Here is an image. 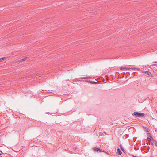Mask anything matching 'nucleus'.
Wrapping results in <instances>:
<instances>
[{
	"label": "nucleus",
	"instance_id": "nucleus-1",
	"mask_svg": "<svg viewBox=\"0 0 157 157\" xmlns=\"http://www.w3.org/2000/svg\"><path fill=\"white\" fill-rule=\"evenodd\" d=\"M150 140L152 145H155L157 147V142L154 140L152 137H150Z\"/></svg>",
	"mask_w": 157,
	"mask_h": 157
},
{
	"label": "nucleus",
	"instance_id": "nucleus-2",
	"mask_svg": "<svg viewBox=\"0 0 157 157\" xmlns=\"http://www.w3.org/2000/svg\"><path fill=\"white\" fill-rule=\"evenodd\" d=\"M133 113L135 115L139 117H143L144 115V113H139L135 112H134Z\"/></svg>",
	"mask_w": 157,
	"mask_h": 157
},
{
	"label": "nucleus",
	"instance_id": "nucleus-3",
	"mask_svg": "<svg viewBox=\"0 0 157 157\" xmlns=\"http://www.w3.org/2000/svg\"><path fill=\"white\" fill-rule=\"evenodd\" d=\"M93 150L94 151H97L98 152H104V150L100 148H98L96 147H93Z\"/></svg>",
	"mask_w": 157,
	"mask_h": 157
},
{
	"label": "nucleus",
	"instance_id": "nucleus-4",
	"mask_svg": "<svg viewBox=\"0 0 157 157\" xmlns=\"http://www.w3.org/2000/svg\"><path fill=\"white\" fill-rule=\"evenodd\" d=\"M129 69H136V68H128V67H121L120 68V69L121 70H124V69H127V70H129Z\"/></svg>",
	"mask_w": 157,
	"mask_h": 157
},
{
	"label": "nucleus",
	"instance_id": "nucleus-5",
	"mask_svg": "<svg viewBox=\"0 0 157 157\" xmlns=\"http://www.w3.org/2000/svg\"><path fill=\"white\" fill-rule=\"evenodd\" d=\"M27 58V57H25L23 58V59H22L19 60V61L21 62L22 61H24Z\"/></svg>",
	"mask_w": 157,
	"mask_h": 157
},
{
	"label": "nucleus",
	"instance_id": "nucleus-6",
	"mask_svg": "<svg viewBox=\"0 0 157 157\" xmlns=\"http://www.w3.org/2000/svg\"><path fill=\"white\" fill-rule=\"evenodd\" d=\"M117 153H118V154L119 155H121V154L122 153L121 150L119 148H118L117 149Z\"/></svg>",
	"mask_w": 157,
	"mask_h": 157
},
{
	"label": "nucleus",
	"instance_id": "nucleus-7",
	"mask_svg": "<svg viewBox=\"0 0 157 157\" xmlns=\"http://www.w3.org/2000/svg\"><path fill=\"white\" fill-rule=\"evenodd\" d=\"M146 73L149 75H151V76H152V75L151 73L149 71H146Z\"/></svg>",
	"mask_w": 157,
	"mask_h": 157
},
{
	"label": "nucleus",
	"instance_id": "nucleus-8",
	"mask_svg": "<svg viewBox=\"0 0 157 157\" xmlns=\"http://www.w3.org/2000/svg\"><path fill=\"white\" fill-rule=\"evenodd\" d=\"M143 128H144V130L146 132H148V129L146 127H143Z\"/></svg>",
	"mask_w": 157,
	"mask_h": 157
},
{
	"label": "nucleus",
	"instance_id": "nucleus-9",
	"mask_svg": "<svg viewBox=\"0 0 157 157\" xmlns=\"http://www.w3.org/2000/svg\"><path fill=\"white\" fill-rule=\"evenodd\" d=\"M1 59L2 61H3L4 60L5 58L4 57H2V58H1Z\"/></svg>",
	"mask_w": 157,
	"mask_h": 157
},
{
	"label": "nucleus",
	"instance_id": "nucleus-10",
	"mask_svg": "<svg viewBox=\"0 0 157 157\" xmlns=\"http://www.w3.org/2000/svg\"><path fill=\"white\" fill-rule=\"evenodd\" d=\"M90 82L91 83H95V84L97 83V82H92V81H91Z\"/></svg>",
	"mask_w": 157,
	"mask_h": 157
},
{
	"label": "nucleus",
	"instance_id": "nucleus-11",
	"mask_svg": "<svg viewBox=\"0 0 157 157\" xmlns=\"http://www.w3.org/2000/svg\"><path fill=\"white\" fill-rule=\"evenodd\" d=\"M2 152L1 151H0V155H1L2 154Z\"/></svg>",
	"mask_w": 157,
	"mask_h": 157
},
{
	"label": "nucleus",
	"instance_id": "nucleus-12",
	"mask_svg": "<svg viewBox=\"0 0 157 157\" xmlns=\"http://www.w3.org/2000/svg\"><path fill=\"white\" fill-rule=\"evenodd\" d=\"M121 150L122 151H124V149L123 148H122L121 147Z\"/></svg>",
	"mask_w": 157,
	"mask_h": 157
},
{
	"label": "nucleus",
	"instance_id": "nucleus-13",
	"mask_svg": "<svg viewBox=\"0 0 157 157\" xmlns=\"http://www.w3.org/2000/svg\"><path fill=\"white\" fill-rule=\"evenodd\" d=\"M87 78V77H85V78H84V79H85V78Z\"/></svg>",
	"mask_w": 157,
	"mask_h": 157
},
{
	"label": "nucleus",
	"instance_id": "nucleus-14",
	"mask_svg": "<svg viewBox=\"0 0 157 157\" xmlns=\"http://www.w3.org/2000/svg\"><path fill=\"white\" fill-rule=\"evenodd\" d=\"M2 61V60H1V58H0V62H1Z\"/></svg>",
	"mask_w": 157,
	"mask_h": 157
},
{
	"label": "nucleus",
	"instance_id": "nucleus-15",
	"mask_svg": "<svg viewBox=\"0 0 157 157\" xmlns=\"http://www.w3.org/2000/svg\"><path fill=\"white\" fill-rule=\"evenodd\" d=\"M155 62L157 63V61H155Z\"/></svg>",
	"mask_w": 157,
	"mask_h": 157
},
{
	"label": "nucleus",
	"instance_id": "nucleus-16",
	"mask_svg": "<svg viewBox=\"0 0 157 157\" xmlns=\"http://www.w3.org/2000/svg\"><path fill=\"white\" fill-rule=\"evenodd\" d=\"M105 133H106V132H104Z\"/></svg>",
	"mask_w": 157,
	"mask_h": 157
},
{
	"label": "nucleus",
	"instance_id": "nucleus-17",
	"mask_svg": "<svg viewBox=\"0 0 157 157\" xmlns=\"http://www.w3.org/2000/svg\"><path fill=\"white\" fill-rule=\"evenodd\" d=\"M0 157H2V156H1L0 155Z\"/></svg>",
	"mask_w": 157,
	"mask_h": 157
}]
</instances>
